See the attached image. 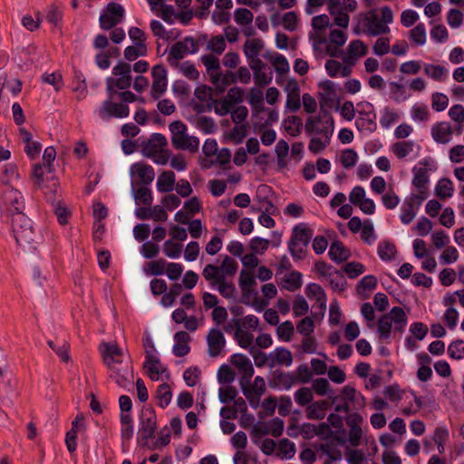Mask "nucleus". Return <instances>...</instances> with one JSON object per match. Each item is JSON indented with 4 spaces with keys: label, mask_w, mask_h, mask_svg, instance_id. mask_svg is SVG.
Instances as JSON below:
<instances>
[{
    "label": "nucleus",
    "mask_w": 464,
    "mask_h": 464,
    "mask_svg": "<svg viewBox=\"0 0 464 464\" xmlns=\"http://www.w3.org/2000/svg\"><path fill=\"white\" fill-rule=\"evenodd\" d=\"M147 53L146 44H134L128 46L124 50V57L128 61H134L140 56H144Z\"/></svg>",
    "instance_id": "nucleus-42"
},
{
    "label": "nucleus",
    "mask_w": 464,
    "mask_h": 464,
    "mask_svg": "<svg viewBox=\"0 0 464 464\" xmlns=\"http://www.w3.org/2000/svg\"><path fill=\"white\" fill-rule=\"evenodd\" d=\"M104 363L111 370L118 371L117 363L121 362L122 351L116 343H102L100 347Z\"/></svg>",
    "instance_id": "nucleus-18"
},
{
    "label": "nucleus",
    "mask_w": 464,
    "mask_h": 464,
    "mask_svg": "<svg viewBox=\"0 0 464 464\" xmlns=\"http://www.w3.org/2000/svg\"><path fill=\"white\" fill-rule=\"evenodd\" d=\"M296 329L303 336L312 335L314 331V323L312 318L306 316L298 322Z\"/></svg>",
    "instance_id": "nucleus-64"
},
{
    "label": "nucleus",
    "mask_w": 464,
    "mask_h": 464,
    "mask_svg": "<svg viewBox=\"0 0 464 464\" xmlns=\"http://www.w3.org/2000/svg\"><path fill=\"white\" fill-rule=\"evenodd\" d=\"M172 393L170 387L167 383H162L158 387L157 398L159 400V405L161 408L167 407L171 401Z\"/></svg>",
    "instance_id": "nucleus-47"
},
{
    "label": "nucleus",
    "mask_w": 464,
    "mask_h": 464,
    "mask_svg": "<svg viewBox=\"0 0 464 464\" xmlns=\"http://www.w3.org/2000/svg\"><path fill=\"white\" fill-rule=\"evenodd\" d=\"M414 177L412 179L413 186L418 189L420 193H423L424 190H428L429 175L426 168L413 169Z\"/></svg>",
    "instance_id": "nucleus-34"
},
{
    "label": "nucleus",
    "mask_w": 464,
    "mask_h": 464,
    "mask_svg": "<svg viewBox=\"0 0 464 464\" xmlns=\"http://www.w3.org/2000/svg\"><path fill=\"white\" fill-rule=\"evenodd\" d=\"M449 355L457 360L464 358V341L456 340L452 342L448 347Z\"/></svg>",
    "instance_id": "nucleus-61"
},
{
    "label": "nucleus",
    "mask_w": 464,
    "mask_h": 464,
    "mask_svg": "<svg viewBox=\"0 0 464 464\" xmlns=\"http://www.w3.org/2000/svg\"><path fill=\"white\" fill-rule=\"evenodd\" d=\"M152 85L150 95L154 100H158L167 90V71L162 65H155L151 71Z\"/></svg>",
    "instance_id": "nucleus-17"
},
{
    "label": "nucleus",
    "mask_w": 464,
    "mask_h": 464,
    "mask_svg": "<svg viewBox=\"0 0 464 464\" xmlns=\"http://www.w3.org/2000/svg\"><path fill=\"white\" fill-rule=\"evenodd\" d=\"M413 141H400L392 145V151L399 159H403L413 150Z\"/></svg>",
    "instance_id": "nucleus-46"
},
{
    "label": "nucleus",
    "mask_w": 464,
    "mask_h": 464,
    "mask_svg": "<svg viewBox=\"0 0 464 464\" xmlns=\"http://www.w3.org/2000/svg\"><path fill=\"white\" fill-rule=\"evenodd\" d=\"M330 24V19L327 14H321L313 18V31L309 33V38L313 40L314 49H318L321 44H326L327 40L324 35V32Z\"/></svg>",
    "instance_id": "nucleus-13"
},
{
    "label": "nucleus",
    "mask_w": 464,
    "mask_h": 464,
    "mask_svg": "<svg viewBox=\"0 0 464 464\" xmlns=\"http://www.w3.org/2000/svg\"><path fill=\"white\" fill-rule=\"evenodd\" d=\"M330 14L334 17L335 25L347 28L350 21L348 13L354 12L357 8L355 0H330L327 3Z\"/></svg>",
    "instance_id": "nucleus-6"
},
{
    "label": "nucleus",
    "mask_w": 464,
    "mask_h": 464,
    "mask_svg": "<svg viewBox=\"0 0 464 464\" xmlns=\"http://www.w3.org/2000/svg\"><path fill=\"white\" fill-rule=\"evenodd\" d=\"M295 332L294 324L290 321H285L278 325L276 333L280 339L288 342L291 340Z\"/></svg>",
    "instance_id": "nucleus-59"
},
{
    "label": "nucleus",
    "mask_w": 464,
    "mask_h": 464,
    "mask_svg": "<svg viewBox=\"0 0 464 464\" xmlns=\"http://www.w3.org/2000/svg\"><path fill=\"white\" fill-rule=\"evenodd\" d=\"M285 130L293 137H296L301 133L303 127L302 119L298 116H289L284 120Z\"/></svg>",
    "instance_id": "nucleus-36"
},
{
    "label": "nucleus",
    "mask_w": 464,
    "mask_h": 464,
    "mask_svg": "<svg viewBox=\"0 0 464 464\" xmlns=\"http://www.w3.org/2000/svg\"><path fill=\"white\" fill-rule=\"evenodd\" d=\"M295 453V443L288 439H283L279 441L277 446L276 455L282 459H292Z\"/></svg>",
    "instance_id": "nucleus-41"
},
{
    "label": "nucleus",
    "mask_w": 464,
    "mask_h": 464,
    "mask_svg": "<svg viewBox=\"0 0 464 464\" xmlns=\"http://www.w3.org/2000/svg\"><path fill=\"white\" fill-rule=\"evenodd\" d=\"M309 311V304L302 295H297L293 304V312L296 317L306 314Z\"/></svg>",
    "instance_id": "nucleus-63"
},
{
    "label": "nucleus",
    "mask_w": 464,
    "mask_h": 464,
    "mask_svg": "<svg viewBox=\"0 0 464 464\" xmlns=\"http://www.w3.org/2000/svg\"><path fill=\"white\" fill-rule=\"evenodd\" d=\"M234 16L236 23L241 26L252 24L254 19L253 13L246 8H237Z\"/></svg>",
    "instance_id": "nucleus-49"
},
{
    "label": "nucleus",
    "mask_w": 464,
    "mask_h": 464,
    "mask_svg": "<svg viewBox=\"0 0 464 464\" xmlns=\"http://www.w3.org/2000/svg\"><path fill=\"white\" fill-rule=\"evenodd\" d=\"M144 368L147 369V372L150 378L153 381H157L160 374L166 371V369L161 365L159 358L154 356L149 350H147V357L144 363Z\"/></svg>",
    "instance_id": "nucleus-27"
},
{
    "label": "nucleus",
    "mask_w": 464,
    "mask_h": 464,
    "mask_svg": "<svg viewBox=\"0 0 464 464\" xmlns=\"http://www.w3.org/2000/svg\"><path fill=\"white\" fill-rule=\"evenodd\" d=\"M276 359L279 365L290 366L293 363L292 353L284 347H277L275 350Z\"/></svg>",
    "instance_id": "nucleus-55"
},
{
    "label": "nucleus",
    "mask_w": 464,
    "mask_h": 464,
    "mask_svg": "<svg viewBox=\"0 0 464 464\" xmlns=\"http://www.w3.org/2000/svg\"><path fill=\"white\" fill-rule=\"evenodd\" d=\"M167 147L168 141L165 136L154 133L144 145L142 154L151 159L156 164L166 165L170 157V151Z\"/></svg>",
    "instance_id": "nucleus-3"
},
{
    "label": "nucleus",
    "mask_w": 464,
    "mask_h": 464,
    "mask_svg": "<svg viewBox=\"0 0 464 464\" xmlns=\"http://www.w3.org/2000/svg\"><path fill=\"white\" fill-rule=\"evenodd\" d=\"M131 66L128 63L119 62L112 69V76L107 78V91L113 94L117 90H127L131 86Z\"/></svg>",
    "instance_id": "nucleus-5"
},
{
    "label": "nucleus",
    "mask_w": 464,
    "mask_h": 464,
    "mask_svg": "<svg viewBox=\"0 0 464 464\" xmlns=\"http://www.w3.org/2000/svg\"><path fill=\"white\" fill-rule=\"evenodd\" d=\"M207 47L211 52L221 54L226 49L225 37L221 34L211 37L208 42Z\"/></svg>",
    "instance_id": "nucleus-52"
},
{
    "label": "nucleus",
    "mask_w": 464,
    "mask_h": 464,
    "mask_svg": "<svg viewBox=\"0 0 464 464\" xmlns=\"http://www.w3.org/2000/svg\"><path fill=\"white\" fill-rule=\"evenodd\" d=\"M215 112L219 116H225L231 113L234 106L224 97L223 99L214 100L212 102Z\"/></svg>",
    "instance_id": "nucleus-54"
},
{
    "label": "nucleus",
    "mask_w": 464,
    "mask_h": 464,
    "mask_svg": "<svg viewBox=\"0 0 464 464\" xmlns=\"http://www.w3.org/2000/svg\"><path fill=\"white\" fill-rule=\"evenodd\" d=\"M134 199L137 204L143 203L147 206H150L153 200L152 194L150 188L146 187L139 188L134 192Z\"/></svg>",
    "instance_id": "nucleus-58"
},
{
    "label": "nucleus",
    "mask_w": 464,
    "mask_h": 464,
    "mask_svg": "<svg viewBox=\"0 0 464 464\" xmlns=\"http://www.w3.org/2000/svg\"><path fill=\"white\" fill-rule=\"evenodd\" d=\"M424 73L435 81L441 82L446 77L447 70L441 65L426 64Z\"/></svg>",
    "instance_id": "nucleus-44"
},
{
    "label": "nucleus",
    "mask_w": 464,
    "mask_h": 464,
    "mask_svg": "<svg viewBox=\"0 0 464 464\" xmlns=\"http://www.w3.org/2000/svg\"><path fill=\"white\" fill-rule=\"evenodd\" d=\"M212 288H217L221 296L226 299H235L237 288L229 277L217 276V279H206Z\"/></svg>",
    "instance_id": "nucleus-20"
},
{
    "label": "nucleus",
    "mask_w": 464,
    "mask_h": 464,
    "mask_svg": "<svg viewBox=\"0 0 464 464\" xmlns=\"http://www.w3.org/2000/svg\"><path fill=\"white\" fill-rule=\"evenodd\" d=\"M334 121L331 115L325 113L324 117L310 116L307 118L304 129L308 134H321L326 141H330L334 133Z\"/></svg>",
    "instance_id": "nucleus-7"
},
{
    "label": "nucleus",
    "mask_w": 464,
    "mask_h": 464,
    "mask_svg": "<svg viewBox=\"0 0 464 464\" xmlns=\"http://www.w3.org/2000/svg\"><path fill=\"white\" fill-rule=\"evenodd\" d=\"M313 373L306 364H301L295 371V375L287 372L282 375V379L289 380V386L296 382L307 383L312 380Z\"/></svg>",
    "instance_id": "nucleus-26"
},
{
    "label": "nucleus",
    "mask_w": 464,
    "mask_h": 464,
    "mask_svg": "<svg viewBox=\"0 0 464 464\" xmlns=\"http://www.w3.org/2000/svg\"><path fill=\"white\" fill-rule=\"evenodd\" d=\"M12 229L18 245L24 246L34 240V231L30 219L25 214L12 217Z\"/></svg>",
    "instance_id": "nucleus-8"
},
{
    "label": "nucleus",
    "mask_w": 464,
    "mask_h": 464,
    "mask_svg": "<svg viewBox=\"0 0 464 464\" xmlns=\"http://www.w3.org/2000/svg\"><path fill=\"white\" fill-rule=\"evenodd\" d=\"M237 263L228 256L223 258L220 266L207 265L202 271L205 279H217V276L233 277L237 271Z\"/></svg>",
    "instance_id": "nucleus-10"
},
{
    "label": "nucleus",
    "mask_w": 464,
    "mask_h": 464,
    "mask_svg": "<svg viewBox=\"0 0 464 464\" xmlns=\"http://www.w3.org/2000/svg\"><path fill=\"white\" fill-rule=\"evenodd\" d=\"M362 30L370 36L387 34L391 29L389 24L393 22V13L389 6L372 9L359 14Z\"/></svg>",
    "instance_id": "nucleus-1"
},
{
    "label": "nucleus",
    "mask_w": 464,
    "mask_h": 464,
    "mask_svg": "<svg viewBox=\"0 0 464 464\" xmlns=\"http://www.w3.org/2000/svg\"><path fill=\"white\" fill-rule=\"evenodd\" d=\"M208 354L211 357L218 356L226 344V339L223 333L217 328H212L207 336Z\"/></svg>",
    "instance_id": "nucleus-22"
},
{
    "label": "nucleus",
    "mask_w": 464,
    "mask_h": 464,
    "mask_svg": "<svg viewBox=\"0 0 464 464\" xmlns=\"http://www.w3.org/2000/svg\"><path fill=\"white\" fill-rule=\"evenodd\" d=\"M130 174L134 181L144 186L150 184L155 178V171L152 166L139 161L130 166Z\"/></svg>",
    "instance_id": "nucleus-16"
},
{
    "label": "nucleus",
    "mask_w": 464,
    "mask_h": 464,
    "mask_svg": "<svg viewBox=\"0 0 464 464\" xmlns=\"http://www.w3.org/2000/svg\"><path fill=\"white\" fill-rule=\"evenodd\" d=\"M187 126L180 121L169 124L171 144L176 150H188L195 153L198 150L199 140L188 134Z\"/></svg>",
    "instance_id": "nucleus-2"
},
{
    "label": "nucleus",
    "mask_w": 464,
    "mask_h": 464,
    "mask_svg": "<svg viewBox=\"0 0 464 464\" xmlns=\"http://www.w3.org/2000/svg\"><path fill=\"white\" fill-rule=\"evenodd\" d=\"M198 50V42L190 37H185L182 41L175 43L169 49L168 62L170 66H178L179 60L189 53H196Z\"/></svg>",
    "instance_id": "nucleus-9"
},
{
    "label": "nucleus",
    "mask_w": 464,
    "mask_h": 464,
    "mask_svg": "<svg viewBox=\"0 0 464 464\" xmlns=\"http://www.w3.org/2000/svg\"><path fill=\"white\" fill-rule=\"evenodd\" d=\"M394 324V330L402 332L407 324V315L401 307H393L389 314L382 315L378 321V333L380 339L388 341Z\"/></svg>",
    "instance_id": "nucleus-4"
},
{
    "label": "nucleus",
    "mask_w": 464,
    "mask_h": 464,
    "mask_svg": "<svg viewBox=\"0 0 464 464\" xmlns=\"http://www.w3.org/2000/svg\"><path fill=\"white\" fill-rule=\"evenodd\" d=\"M230 363L234 365L241 374V378L239 380L240 386L249 384L255 372L250 359L245 354L235 353L230 358Z\"/></svg>",
    "instance_id": "nucleus-12"
},
{
    "label": "nucleus",
    "mask_w": 464,
    "mask_h": 464,
    "mask_svg": "<svg viewBox=\"0 0 464 464\" xmlns=\"http://www.w3.org/2000/svg\"><path fill=\"white\" fill-rule=\"evenodd\" d=\"M166 266V260L160 258L158 260L149 262L145 266L144 271L151 276H160L165 272Z\"/></svg>",
    "instance_id": "nucleus-50"
},
{
    "label": "nucleus",
    "mask_w": 464,
    "mask_h": 464,
    "mask_svg": "<svg viewBox=\"0 0 464 464\" xmlns=\"http://www.w3.org/2000/svg\"><path fill=\"white\" fill-rule=\"evenodd\" d=\"M3 200L11 217L24 214L25 199L23 194L13 187H6L3 192Z\"/></svg>",
    "instance_id": "nucleus-11"
},
{
    "label": "nucleus",
    "mask_w": 464,
    "mask_h": 464,
    "mask_svg": "<svg viewBox=\"0 0 464 464\" xmlns=\"http://www.w3.org/2000/svg\"><path fill=\"white\" fill-rule=\"evenodd\" d=\"M294 399L299 406L307 407L314 400L313 390L308 387H302L295 392Z\"/></svg>",
    "instance_id": "nucleus-39"
},
{
    "label": "nucleus",
    "mask_w": 464,
    "mask_h": 464,
    "mask_svg": "<svg viewBox=\"0 0 464 464\" xmlns=\"http://www.w3.org/2000/svg\"><path fill=\"white\" fill-rule=\"evenodd\" d=\"M47 171L46 166L44 164H34L33 166L32 179L35 186L41 189H46V196L51 193H57L58 183L56 179H53L52 183L48 186L44 183V174Z\"/></svg>",
    "instance_id": "nucleus-21"
},
{
    "label": "nucleus",
    "mask_w": 464,
    "mask_h": 464,
    "mask_svg": "<svg viewBox=\"0 0 464 464\" xmlns=\"http://www.w3.org/2000/svg\"><path fill=\"white\" fill-rule=\"evenodd\" d=\"M176 68H179V70L189 80L196 81L199 77V72L196 69L195 65L191 63L190 62H185L182 63H179L178 66H175Z\"/></svg>",
    "instance_id": "nucleus-60"
},
{
    "label": "nucleus",
    "mask_w": 464,
    "mask_h": 464,
    "mask_svg": "<svg viewBox=\"0 0 464 464\" xmlns=\"http://www.w3.org/2000/svg\"><path fill=\"white\" fill-rule=\"evenodd\" d=\"M311 237L310 231L304 226L298 225L294 229V235L291 239L299 243V245H303L307 246L309 240Z\"/></svg>",
    "instance_id": "nucleus-48"
},
{
    "label": "nucleus",
    "mask_w": 464,
    "mask_h": 464,
    "mask_svg": "<svg viewBox=\"0 0 464 464\" xmlns=\"http://www.w3.org/2000/svg\"><path fill=\"white\" fill-rule=\"evenodd\" d=\"M176 178L173 171L165 170L158 178L157 188L160 192H170L175 185Z\"/></svg>",
    "instance_id": "nucleus-30"
},
{
    "label": "nucleus",
    "mask_w": 464,
    "mask_h": 464,
    "mask_svg": "<svg viewBox=\"0 0 464 464\" xmlns=\"http://www.w3.org/2000/svg\"><path fill=\"white\" fill-rule=\"evenodd\" d=\"M47 198L53 204V211L57 217L58 222L61 225L67 224V218L70 216V212L61 200H57L56 193H51L47 196Z\"/></svg>",
    "instance_id": "nucleus-29"
},
{
    "label": "nucleus",
    "mask_w": 464,
    "mask_h": 464,
    "mask_svg": "<svg viewBox=\"0 0 464 464\" xmlns=\"http://www.w3.org/2000/svg\"><path fill=\"white\" fill-rule=\"evenodd\" d=\"M196 127L205 133H212L216 129L214 121L207 116H199L195 121Z\"/></svg>",
    "instance_id": "nucleus-62"
},
{
    "label": "nucleus",
    "mask_w": 464,
    "mask_h": 464,
    "mask_svg": "<svg viewBox=\"0 0 464 464\" xmlns=\"http://www.w3.org/2000/svg\"><path fill=\"white\" fill-rule=\"evenodd\" d=\"M265 44L259 38L248 39L243 46V51L246 58H256L263 50Z\"/></svg>",
    "instance_id": "nucleus-32"
},
{
    "label": "nucleus",
    "mask_w": 464,
    "mask_h": 464,
    "mask_svg": "<svg viewBox=\"0 0 464 464\" xmlns=\"http://www.w3.org/2000/svg\"><path fill=\"white\" fill-rule=\"evenodd\" d=\"M411 40L417 45L426 43V29L424 24H419L410 32Z\"/></svg>",
    "instance_id": "nucleus-53"
},
{
    "label": "nucleus",
    "mask_w": 464,
    "mask_h": 464,
    "mask_svg": "<svg viewBox=\"0 0 464 464\" xmlns=\"http://www.w3.org/2000/svg\"><path fill=\"white\" fill-rule=\"evenodd\" d=\"M453 131L448 121H440L431 127V137L437 143L447 144L451 140Z\"/></svg>",
    "instance_id": "nucleus-23"
},
{
    "label": "nucleus",
    "mask_w": 464,
    "mask_h": 464,
    "mask_svg": "<svg viewBox=\"0 0 464 464\" xmlns=\"http://www.w3.org/2000/svg\"><path fill=\"white\" fill-rule=\"evenodd\" d=\"M449 105V98L441 92H434L431 95V107L436 111H444Z\"/></svg>",
    "instance_id": "nucleus-56"
},
{
    "label": "nucleus",
    "mask_w": 464,
    "mask_h": 464,
    "mask_svg": "<svg viewBox=\"0 0 464 464\" xmlns=\"http://www.w3.org/2000/svg\"><path fill=\"white\" fill-rule=\"evenodd\" d=\"M255 284V278L249 273H246L244 270H242L239 276V285L241 287L243 296L250 295L252 291L251 287Z\"/></svg>",
    "instance_id": "nucleus-51"
},
{
    "label": "nucleus",
    "mask_w": 464,
    "mask_h": 464,
    "mask_svg": "<svg viewBox=\"0 0 464 464\" xmlns=\"http://www.w3.org/2000/svg\"><path fill=\"white\" fill-rule=\"evenodd\" d=\"M454 188L450 179L447 178L440 179L436 186V195L445 199L453 195Z\"/></svg>",
    "instance_id": "nucleus-40"
},
{
    "label": "nucleus",
    "mask_w": 464,
    "mask_h": 464,
    "mask_svg": "<svg viewBox=\"0 0 464 464\" xmlns=\"http://www.w3.org/2000/svg\"><path fill=\"white\" fill-rule=\"evenodd\" d=\"M176 343L173 346V353L176 356L181 357L189 352L188 342L190 336L187 332L180 331L175 334L174 336Z\"/></svg>",
    "instance_id": "nucleus-28"
},
{
    "label": "nucleus",
    "mask_w": 464,
    "mask_h": 464,
    "mask_svg": "<svg viewBox=\"0 0 464 464\" xmlns=\"http://www.w3.org/2000/svg\"><path fill=\"white\" fill-rule=\"evenodd\" d=\"M124 15L123 7L118 3H110L106 12L100 16V24L102 29L109 30L121 22Z\"/></svg>",
    "instance_id": "nucleus-14"
},
{
    "label": "nucleus",
    "mask_w": 464,
    "mask_h": 464,
    "mask_svg": "<svg viewBox=\"0 0 464 464\" xmlns=\"http://www.w3.org/2000/svg\"><path fill=\"white\" fill-rule=\"evenodd\" d=\"M325 70L331 77H348L352 73V70L336 60H328L325 63Z\"/></svg>",
    "instance_id": "nucleus-33"
},
{
    "label": "nucleus",
    "mask_w": 464,
    "mask_h": 464,
    "mask_svg": "<svg viewBox=\"0 0 464 464\" xmlns=\"http://www.w3.org/2000/svg\"><path fill=\"white\" fill-rule=\"evenodd\" d=\"M112 94L111 93L110 99L104 101L99 111V114L102 120H108L111 117L125 118L130 113V109L127 104L121 102H113L111 101Z\"/></svg>",
    "instance_id": "nucleus-15"
},
{
    "label": "nucleus",
    "mask_w": 464,
    "mask_h": 464,
    "mask_svg": "<svg viewBox=\"0 0 464 464\" xmlns=\"http://www.w3.org/2000/svg\"><path fill=\"white\" fill-rule=\"evenodd\" d=\"M329 256L334 261L341 263L349 258L350 251L341 241H334L330 246Z\"/></svg>",
    "instance_id": "nucleus-31"
},
{
    "label": "nucleus",
    "mask_w": 464,
    "mask_h": 464,
    "mask_svg": "<svg viewBox=\"0 0 464 464\" xmlns=\"http://www.w3.org/2000/svg\"><path fill=\"white\" fill-rule=\"evenodd\" d=\"M397 249L394 244L384 240L378 246V255L383 261H391L395 257Z\"/></svg>",
    "instance_id": "nucleus-38"
},
{
    "label": "nucleus",
    "mask_w": 464,
    "mask_h": 464,
    "mask_svg": "<svg viewBox=\"0 0 464 464\" xmlns=\"http://www.w3.org/2000/svg\"><path fill=\"white\" fill-rule=\"evenodd\" d=\"M320 450L329 458V460L325 461L326 464H330L331 462L341 459L342 458L341 450L334 445L328 443L321 444Z\"/></svg>",
    "instance_id": "nucleus-57"
},
{
    "label": "nucleus",
    "mask_w": 464,
    "mask_h": 464,
    "mask_svg": "<svg viewBox=\"0 0 464 464\" xmlns=\"http://www.w3.org/2000/svg\"><path fill=\"white\" fill-rule=\"evenodd\" d=\"M319 92V103L321 109L324 107H331L334 104V99L336 97V92L334 90V83L329 80L320 82L318 84Z\"/></svg>",
    "instance_id": "nucleus-24"
},
{
    "label": "nucleus",
    "mask_w": 464,
    "mask_h": 464,
    "mask_svg": "<svg viewBox=\"0 0 464 464\" xmlns=\"http://www.w3.org/2000/svg\"><path fill=\"white\" fill-rule=\"evenodd\" d=\"M234 338L237 342L238 345L244 349H248L250 351V347H255L252 345L253 334L244 331L243 329H237L234 333Z\"/></svg>",
    "instance_id": "nucleus-45"
},
{
    "label": "nucleus",
    "mask_w": 464,
    "mask_h": 464,
    "mask_svg": "<svg viewBox=\"0 0 464 464\" xmlns=\"http://www.w3.org/2000/svg\"><path fill=\"white\" fill-rule=\"evenodd\" d=\"M157 428V417L152 409H145L140 415V428L139 434L141 439L147 440L154 437Z\"/></svg>",
    "instance_id": "nucleus-19"
},
{
    "label": "nucleus",
    "mask_w": 464,
    "mask_h": 464,
    "mask_svg": "<svg viewBox=\"0 0 464 464\" xmlns=\"http://www.w3.org/2000/svg\"><path fill=\"white\" fill-rule=\"evenodd\" d=\"M201 62L206 67L209 80L216 75L220 70V63L218 57L213 54H206L201 57Z\"/></svg>",
    "instance_id": "nucleus-37"
},
{
    "label": "nucleus",
    "mask_w": 464,
    "mask_h": 464,
    "mask_svg": "<svg viewBox=\"0 0 464 464\" xmlns=\"http://www.w3.org/2000/svg\"><path fill=\"white\" fill-rule=\"evenodd\" d=\"M283 288L294 292L302 286V275L297 271H293L285 275L282 278Z\"/></svg>",
    "instance_id": "nucleus-35"
},
{
    "label": "nucleus",
    "mask_w": 464,
    "mask_h": 464,
    "mask_svg": "<svg viewBox=\"0 0 464 464\" xmlns=\"http://www.w3.org/2000/svg\"><path fill=\"white\" fill-rule=\"evenodd\" d=\"M215 90L218 93L224 92L227 88L237 82L236 73L232 71L222 72L219 71L216 75L210 79Z\"/></svg>",
    "instance_id": "nucleus-25"
},
{
    "label": "nucleus",
    "mask_w": 464,
    "mask_h": 464,
    "mask_svg": "<svg viewBox=\"0 0 464 464\" xmlns=\"http://www.w3.org/2000/svg\"><path fill=\"white\" fill-rule=\"evenodd\" d=\"M275 151L277 156V165L279 169L285 168L287 165L286 157L289 152L288 143L284 140H280L276 145Z\"/></svg>",
    "instance_id": "nucleus-43"
}]
</instances>
